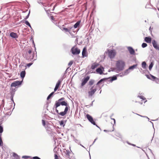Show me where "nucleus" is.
Returning <instances> with one entry per match:
<instances>
[{
	"mask_svg": "<svg viewBox=\"0 0 159 159\" xmlns=\"http://www.w3.org/2000/svg\"><path fill=\"white\" fill-rule=\"evenodd\" d=\"M95 80L93 79H91L89 82V85L90 86L92 85L94 83Z\"/></svg>",
	"mask_w": 159,
	"mask_h": 159,
	"instance_id": "nucleus-32",
	"label": "nucleus"
},
{
	"mask_svg": "<svg viewBox=\"0 0 159 159\" xmlns=\"http://www.w3.org/2000/svg\"><path fill=\"white\" fill-rule=\"evenodd\" d=\"M109 79V78H108H108H105L102 79V80L103 81V82H104L107 81Z\"/></svg>",
	"mask_w": 159,
	"mask_h": 159,
	"instance_id": "nucleus-57",
	"label": "nucleus"
},
{
	"mask_svg": "<svg viewBox=\"0 0 159 159\" xmlns=\"http://www.w3.org/2000/svg\"><path fill=\"white\" fill-rule=\"evenodd\" d=\"M30 40L32 42V43L34 45V52L33 53L32 55H28L27 52H26L24 54H23V55L26 60L30 61L34 59L32 61H34L36 60L37 59V52L36 51V49L35 46L34 39L32 36L31 37Z\"/></svg>",
	"mask_w": 159,
	"mask_h": 159,
	"instance_id": "nucleus-1",
	"label": "nucleus"
},
{
	"mask_svg": "<svg viewBox=\"0 0 159 159\" xmlns=\"http://www.w3.org/2000/svg\"><path fill=\"white\" fill-rule=\"evenodd\" d=\"M102 82H103V81L102 80V79L98 81V82L96 84V85L97 86V85H99V84H102Z\"/></svg>",
	"mask_w": 159,
	"mask_h": 159,
	"instance_id": "nucleus-37",
	"label": "nucleus"
},
{
	"mask_svg": "<svg viewBox=\"0 0 159 159\" xmlns=\"http://www.w3.org/2000/svg\"><path fill=\"white\" fill-rule=\"evenodd\" d=\"M144 41L147 43H150L151 42L152 38L149 37H145L144 38Z\"/></svg>",
	"mask_w": 159,
	"mask_h": 159,
	"instance_id": "nucleus-22",
	"label": "nucleus"
},
{
	"mask_svg": "<svg viewBox=\"0 0 159 159\" xmlns=\"http://www.w3.org/2000/svg\"><path fill=\"white\" fill-rule=\"evenodd\" d=\"M104 70V69L98 67L96 69V72L97 73L99 74L100 75H102L103 74V71Z\"/></svg>",
	"mask_w": 159,
	"mask_h": 159,
	"instance_id": "nucleus-17",
	"label": "nucleus"
},
{
	"mask_svg": "<svg viewBox=\"0 0 159 159\" xmlns=\"http://www.w3.org/2000/svg\"><path fill=\"white\" fill-rule=\"evenodd\" d=\"M73 61H70L68 64V66H70L73 64Z\"/></svg>",
	"mask_w": 159,
	"mask_h": 159,
	"instance_id": "nucleus-50",
	"label": "nucleus"
},
{
	"mask_svg": "<svg viewBox=\"0 0 159 159\" xmlns=\"http://www.w3.org/2000/svg\"><path fill=\"white\" fill-rule=\"evenodd\" d=\"M64 79L63 77H61L60 79H59L58 81H57V83L56 84V86L59 88L61 83L62 82V81Z\"/></svg>",
	"mask_w": 159,
	"mask_h": 159,
	"instance_id": "nucleus-19",
	"label": "nucleus"
},
{
	"mask_svg": "<svg viewBox=\"0 0 159 159\" xmlns=\"http://www.w3.org/2000/svg\"><path fill=\"white\" fill-rule=\"evenodd\" d=\"M54 93V92H52L51 93H50L47 97V100H48L49 99L51 98L52 97H53V95Z\"/></svg>",
	"mask_w": 159,
	"mask_h": 159,
	"instance_id": "nucleus-31",
	"label": "nucleus"
},
{
	"mask_svg": "<svg viewBox=\"0 0 159 159\" xmlns=\"http://www.w3.org/2000/svg\"><path fill=\"white\" fill-rule=\"evenodd\" d=\"M67 28L68 30H69V33L70 34H71V32L70 31L71 30H72V31L74 33L77 32L79 30V29H77L76 30H75L74 28H73V26H70L68 27Z\"/></svg>",
	"mask_w": 159,
	"mask_h": 159,
	"instance_id": "nucleus-15",
	"label": "nucleus"
},
{
	"mask_svg": "<svg viewBox=\"0 0 159 159\" xmlns=\"http://www.w3.org/2000/svg\"><path fill=\"white\" fill-rule=\"evenodd\" d=\"M71 136H72L74 138V140L75 143H78L79 144H80V141L79 140L76 139H75V137L74 135H71Z\"/></svg>",
	"mask_w": 159,
	"mask_h": 159,
	"instance_id": "nucleus-39",
	"label": "nucleus"
},
{
	"mask_svg": "<svg viewBox=\"0 0 159 159\" xmlns=\"http://www.w3.org/2000/svg\"><path fill=\"white\" fill-rule=\"evenodd\" d=\"M10 36L12 38L15 39L17 38L18 37V36L17 34L16 33H15L14 32H11L10 33Z\"/></svg>",
	"mask_w": 159,
	"mask_h": 159,
	"instance_id": "nucleus-16",
	"label": "nucleus"
},
{
	"mask_svg": "<svg viewBox=\"0 0 159 159\" xmlns=\"http://www.w3.org/2000/svg\"><path fill=\"white\" fill-rule=\"evenodd\" d=\"M154 61L153 60H151L150 61V64L148 66L149 70L151 71L154 65Z\"/></svg>",
	"mask_w": 159,
	"mask_h": 159,
	"instance_id": "nucleus-20",
	"label": "nucleus"
},
{
	"mask_svg": "<svg viewBox=\"0 0 159 159\" xmlns=\"http://www.w3.org/2000/svg\"><path fill=\"white\" fill-rule=\"evenodd\" d=\"M3 131V128L2 125H0V134L2 135V133Z\"/></svg>",
	"mask_w": 159,
	"mask_h": 159,
	"instance_id": "nucleus-36",
	"label": "nucleus"
},
{
	"mask_svg": "<svg viewBox=\"0 0 159 159\" xmlns=\"http://www.w3.org/2000/svg\"><path fill=\"white\" fill-rule=\"evenodd\" d=\"M70 51L74 55L79 54L80 52V49L77 47L75 48L74 46L71 48Z\"/></svg>",
	"mask_w": 159,
	"mask_h": 159,
	"instance_id": "nucleus-6",
	"label": "nucleus"
},
{
	"mask_svg": "<svg viewBox=\"0 0 159 159\" xmlns=\"http://www.w3.org/2000/svg\"><path fill=\"white\" fill-rule=\"evenodd\" d=\"M11 104H10V107L9 108H7V107L6 108H4V110H5L6 111H7L8 110H9L11 108V107H12V103H11Z\"/></svg>",
	"mask_w": 159,
	"mask_h": 159,
	"instance_id": "nucleus-53",
	"label": "nucleus"
},
{
	"mask_svg": "<svg viewBox=\"0 0 159 159\" xmlns=\"http://www.w3.org/2000/svg\"><path fill=\"white\" fill-rule=\"evenodd\" d=\"M4 114H5V116H3V117H5L6 115L10 116L11 114V111H10L9 113L6 112V113H4Z\"/></svg>",
	"mask_w": 159,
	"mask_h": 159,
	"instance_id": "nucleus-48",
	"label": "nucleus"
},
{
	"mask_svg": "<svg viewBox=\"0 0 159 159\" xmlns=\"http://www.w3.org/2000/svg\"><path fill=\"white\" fill-rule=\"evenodd\" d=\"M98 64L96 62L92 64L91 69L92 70L95 69L98 66Z\"/></svg>",
	"mask_w": 159,
	"mask_h": 159,
	"instance_id": "nucleus-25",
	"label": "nucleus"
},
{
	"mask_svg": "<svg viewBox=\"0 0 159 159\" xmlns=\"http://www.w3.org/2000/svg\"><path fill=\"white\" fill-rule=\"evenodd\" d=\"M31 158V157L28 156H23L22 157V158H25V159H27V158Z\"/></svg>",
	"mask_w": 159,
	"mask_h": 159,
	"instance_id": "nucleus-46",
	"label": "nucleus"
},
{
	"mask_svg": "<svg viewBox=\"0 0 159 159\" xmlns=\"http://www.w3.org/2000/svg\"><path fill=\"white\" fill-rule=\"evenodd\" d=\"M119 75H116L113 76L108 77V78L110 79L109 81L111 82H112L113 81L116 80L117 79V77Z\"/></svg>",
	"mask_w": 159,
	"mask_h": 159,
	"instance_id": "nucleus-14",
	"label": "nucleus"
},
{
	"mask_svg": "<svg viewBox=\"0 0 159 159\" xmlns=\"http://www.w3.org/2000/svg\"><path fill=\"white\" fill-rule=\"evenodd\" d=\"M65 98L64 97L61 98L60 99H59L57 101H56L55 102V103L57 104L58 103L61 102L62 101H63L65 100Z\"/></svg>",
	"mask_w": 159,
	"mask_h": 159,
	"instance_id": "nucleus-33",
	"label": "nucleus"
},
{
	"mask_svg": "<svg viewBox=\"0 0 159 159\" xmlns=\"http://www.w3.org/2000/svg\"><path fill=\"white\" fill-rule=\"evenodd\" d=\"M138 64H134V65L130 66L128 70H133L134 69H135L137 66Z\"/></svg>",
	"mask_w": 159,
	"mask_h": 159,
	"instance_id": "nucleus-29",
	"label": "nucleus"
},
{
	"mask_svg": "<svg viewBox=\"0 0 159 159\" xmlns=\"http://www.w3.org/2000/svg\"><path fill=\"white\" fill-rule=\"evenodd\" d=\"M1 136H2V135L0 134V147L2 146L3 145V142L2 140Z\"/></svg>",
	"mask_w": 159,
	"mask_h": 159,
	"instance_id": "nucleus-41",
	"label": "nucleus"
},
{
	"mask_svg": "<svg viewBox=\"0 0 159 159\" xmlns=\"http://www.w3.org/2000/svg\"><path fill=\"white\" fill-rule=\"evenodd\" d=\"M88 56V53L87 51V48L86 47L84 48L82 52V57H86Z\"/></svg>",
	"mask_w": 159,
	"mask_h": 159,
	"instance_id": "nucleus-12",
	"label": "nucleus"
},
{
	"mask_svg": "<svg viewBox=\"0 0 159 159\" xmlns=\"http://www.w3.org/2000/svg\"><path fill=\"white\" fill-rule=\"evenodd\" d=\"M42 125L43 126H44L45 125H46V122L45 120H42Z\"/></svg>",
	"mask_w": 159,
	"mask_h": 159,
	"instance_id": "nucleus-51",
	"label": "nucleus"
},
{
	"mask_svg": "<svg viewBox=\"0 0 159 159\" xmlns=\"http://www.w3.org/2000/svg\"><path fill=\"white\" fill-rule=\"evenodd\" d=\"M94 101V100H93L92 102L90 104V105H88L86 106L87 107H89L90 106H93V102Z\"/></svg>",
	"mask_w": 159,
	"mask_h": 159,
	"instance_id": "nucleus-58",
	"label": "nucleus"
},
{
	"mask_svg": "<svg viewBox=\"0 0 159 159\" xmlns=\"http://www.w3.org/2000/svg\"><path fill=\"white\" fill-rule=\"evenodd\" d=\"M107 51L109 57L111 59L113 58L116 55V53L115 50H110L108 49Z\"/></svg>",
	"mask_w": 159,
	"mask_h": 159,
	"instance_id": "nucleus-8",
	"label": "nucleus"
},
{
	"mask_svg": "<svg viewBox=\"0 0 159 159\" xmlns=\"http://www.w3.org/2000/svg\"><path fill=\"white\" fill-rule=\"evenodd\" d=\"M59 88L56 87V86H55V87L54 89V92H56L57 89H58Z\"/></svg>",
	"mask_w": 159,
	"mask_h": 159,
	"instance_id": "nucleus-64",
	"label": "nucleus"
},
{
	"mask_svg": "<svg viewBox=\"0 0 159 159\" xmlns=\"http://www.w3.org/2000/svg\"><path fill=\"white\" fill-rule=\"evenodd\" d=\"M57 106H60L61 105L63 106H65L66 107L65 108L64 110L63 111H61V112L60 113L61 114H66L68 111L69 108H70V107L69 105L67 103V101H62L61 102L58 103H57Z\"/></svg>",
	"mask_w": 159,
	"mask_h": 159,
	"instance_id": "nucleus-3",
	"label": "nucleus"
},
{
	"mask_svg": "<svg viewBox=\"0 0 159 159\" xmlns=\"http://www.w3.org/2000/svg\"><path fill=\"white\" fill-rule=\"evenodd\" d=\"M13 97H14V96H11V97H10L11 100L12 101V102H13V103L14 104V107L13 108V110L14 109V107L15 105V103L14 102V100H13Z\"/></svg>",
	"mask_w": 159,
	"mask_h": 159,
	"instance_id": "nucleus-40",
	"label": "nucleus"
},
{
	"mask_svg": "<svg viewBox=\"0 0 159 159\" xmlns=\"http://www.w3.org/2000/svg\"><path fill=\"white\" fill-rule=\"evenodd\" d=\"M23 81V80H16L14 81L11 83L10 86L12 88L13 87H16V86H20L21 85Z\"/></svg>",
	"mask_w": 159,
	"mask_h": 159,
	"instance_id": "nucleus-7",
	"label": "nucleus"
},
{
	"mask_svg": "<svg viewBox=\"0 0 159 159\" xmlns=\"http://www.w3.org/2000/svg\"><path fill=\"white\" fill-rule=\"evenodd\" d=\"M16 90V88H10V91H11L13 92H15Z\"/></svg>",
	"mask_w": 159,
	"mask_h": 159,
	"instance_id": "nucleus-55",
	"label": "nucleus"
},
{
	"mask_svg": "<svg viewBox=\"0 0 159 159\" xmlns=\"http://www.w3.org/2000/svg\"><path fill=\"white\" fill-rule=\"evenodd\" d=\"M138 97L140 99L144 100L145 99H146V98H144L143 96H141V95H139L138 96Z\"/></svg>",
	"mask_w": 159,
	"mask_h": 159,
	"instance_id": "nucleus-45",
	"label": "nucleus"
},
{
	"mask_svg": "<svg viewBox=\"0 0 159 159\" xmlns=\"http://www.w3.org/2000/svg\"><path fill=\"white\" fill-rule=\"evenodd\" d=\"M23 64H25V63L23 62ZM23 64V62H22L21 64L19 65V67L21 68H22L23 67H25V68L24 69V70H26V66L24 65Z\"/></svg>",
	"mask_w": 159,
	"mask_h": 159,
	"instance_id": "nucleus-35",
	"label": "nucleus"
},
{
	"mask_svg": "<svg viewBox=\"0 0 159 159\" xmlns=\"http://www.w3.org/2000/svg\"><path fill=\"white\" fill-rule=\"evenodd\" d=\"M62 30H64L65 32H68L69 33V30H68L67 28L63 27L62 28Z\"/></svg>",
	"mask_w": 159,
	"mask_h": 159,
	"instance_id": "nucleus-44",
	"label": "nucleus"
},
{
	"mask_svg": "<svg viewBox=\"0 0 159 159\" xmlns=\"http://www.w3.org/2000/svg\"><path fill=\"white\" fill-rule=\"evenodd\" d=\"M129 53L132 55H135V50L133 48L130 46L127 47Z\"/></svg>",
	"mask_w": 159,
	"mask_h": 159,
	"instance_id": "nucleus-11",
	"label": "nucleus"
},
{
	"mask_svg": "<svg viewBox=\"0 0 159 159\" xmlns=\"http://www.w3.org/2000/svg\"><path fill=\"white\" fill-rule=\"evenodd\" d=\"M12 156L16 159H20V156L15 152L13 153Z\"/></svg>",
	"mask_w": 159,
	"mask_h": 159,
	"instance_id": "nucleus-28",
	"label": "nucleus"
},
{
	"mask_svg": "<svg viewBox=\"0 0 159 159\" xmlns=\"http://www.w3.org/2000/svg\"><path fill=\"white\" fill-rule=\"evenodd\" d=\"M152 43L153 47L159 51V45L157 44L156 41L155 40H153Z\"/></svg>",
	"mask_w": 159,
	"mask_h": 159,
	"instance_id": "nucleus-13",
	"label": "nucleus"
},
{
	"mask_svg": "<svg viewBox=\"0 0 159 159\" xmlns=\"http://www.w3.org/2000/svg\"><path fill=\"white\" fill-rule=\"evenodd\" d=\"M25 70H22L21 71L20 73V77L21 79H22V80L23 81V80L25 78V75H26V72Z\"/></svg>",
	"mask_w": 159,
	"mask_h": 159,
	"instance_id": "nucleus-18",
	"label": "nucleus"
},
{
	"mask_svg": "<svg viewBox=\"0 0 159 159\" xmlns=\"http://www.w3.org/2000/svg\"><path fill=\"white\" fill-rule=\"evenodd\" d=\"M4 105V99L2 100L1 106L3 107Z\"/></svg>",
	"mask_w": 159,
	"mask_h": 159,
	"instance_id": "nucleus-59",
	"label": "nucleus"
},
{
	"mask_svg": "<svg viewBox=\"0 0 159 159\" xmlns=\"http://www.w3.org/2000/svg\"><path fill=\"white\" fill-rule=\"evenodd\" d=\"M90 79V76H87L86 77H84L81 81V83L80 85V87L82 88L84 85L87 82L88 80Z\"/></svg>",
	"mask_w": 159,
	"mask_h": 159,
	"instance_id": "nucleus-9",
	"label": "nucleus"
},
{
	"mask_svg": "<svg viewBox=\"0 0 159 159\" xmlns=\"http://www.w3.org/2000/svg\"><path fill=\"white\" fill-rule=\"evenodd\" d=\"M147 46V44L145 43H143L142 44V47L143 48L146 47Z\"/></svg>",
	"mask_w": 159,
	"mask_h": 159,
	"instance_id": "nucleus-47",
	"label": "nucleus"
},
{
	"mask_svg": "<svg viewBox=\"0 0 159 159\" xmlns=\"http://www.w3.org/2000/svg\"><path fill=\"white\" fill-rule=\"evenodd\" d=\"M114 125H113V129L111 130V131H108L107 130H106V129H104V131L105 132H108V131H110V132H112V131H113L114 129Z\"/></svg>",
	"mask_w": 159,
	"mask_h": 159,
	"instance_id": "nucleus-61",
	"label": "nucleus"
},
{
	"mask_svg": "<svg viewBox=\"0 0 159 159\" xmlns=\"http://www.w3.org/2000/svg\"><path fill=\"white\" fill-rule=\"evenodd\" d=\"M28 55H30L32 52V51L31 49L29 50L27 52Z\"/></svg>",
	"mask_w": 159,
	"mask_h": 159,
	"instance_id": "nucleus-60",
	"label": "nucleus"
},
{
	"mask_svg": "<svg viewBox=\"0 0 159 159\" xmlns=\"http://www.w3.org/2000/svg\"><path fill=\"white\" fill-rule=\"evenodd\" d=\"M66 120H61L59 121V123L60 124V125L61 126H63V127H64L65 126V125L66 124Z\"/></svg>",
	"mask_w": 159,
	"mask_h": 159,
	"instance_id": "nucleus-24",
	"label": "nucleus"
},
{
	"mask_svg": "<svg viewBox=\"0 0 159 159\" xmlns=\"http://www.w3.org/2000/svg\"><path fill=\"white\" fill-rule=\"evenodd\" d=\"M142 67L144 69H146L147 67V64L145 61H143L141 64Z\"/></svg>",
	"mask_w": 159,
	"mask_h": 159,
	"instance_id": "nucleus-30",
	"label": "nucleus"
},
{
	"mask_svg": "<svg viewBox=\"0 0 159 159\" xmlns=\"http://www.w3.org/2000/svg\"><path fill=\"white\" fill-rule=\"evenodd\" d=\"M10 93L11 96H14V95L15 94V92L11 91H10Z\"/></svg>",
	"mask_w": 159,
	"mask_h": 159,
	"instance_id": "nucleus-52",
	"label": "nucleus"
},
{
	"mask_svg": "<svg viewBox=\"0 0 159 159\" xmlns=\"http://www.w3.org/2000/svg\"><path fill=\"white\" fill-rule=\"evenodd\" d=\"M21 22L25 23L26 25H28V26H29L30 28H31V25L30 24V23L27 20H22Z\"/></svg>",
	"mask_w": 159,
	"mask_h": 159,
	"instance_id": "nucleus-26",
	"label": "nucleus"
},
{
	"mask_svg": "<svg viewBox=\"0 0 159 159\" xmlns=\"http://www.w3.org/2000/svg\"><path fill=\"white\" fill-rule=\"evenodd\" d=\"M32 159H41L40 157L38 156H35L33 157H31Z\"/></svg>",
	"mask_w": 159,
	"mask_h": 159,
	"instance_id": "nucleus-54",
	"label": "nucleus"
},
{
	"mask_svg": "<svg viewBox=\"0 0 159 159\" xmlns=\"http://www.w3.org/2000/svg\"><path fill=\"white\" fill-rule=\"evenodd\" d=\"M58 106H57V104L55 103V111L58 114V115H59L61 116H64L66 114H64V115L63 114H61L60 113L61 112H59L58 110L57 109V108L58 107Z\"/></svg>",
	"mask_w": 159,
	"mask_h": 159,
	"instance_id": "nucleus-23",
	"label": "nucleus"
},
{
	"mask_svg": "<svg viewBox=\"0 0 159 159\" xmlns=\"http://www.w3.org/2000/svg\"><path fill=\"white\" fill-rule=\"evenodd\" d=\"M54 158L55 159H58V156L57 154H54Z\"/></svg>",
	"mask_w": 159,
	"mask_h": 159,
	"instance_id": "nucleus-63",
	"label": "nucleus"
},
{
	"mask_svg": "<svg viewBox=\"0 0 159 159\" xmlns=\"http://www.w3.org/2000/svg\"><path fill=\"white\" fill-rule=\"evenodd\" d=\"M30 10L28 15L26 16L25 18L24 19L26 20L29 18V17L30 16Z\"/></svg>",
	"mask_w": 159,
	"mask_h": 159,
	"instance_id": "nucleus-49",
	"label": "nucleus"
},
{
	"mask_svg": "<svg viewBox=\"0 0 159 159\" xmlns=\"http://www.w3.org/2000/svg\"><path fill=\"white\" fill-rule=\"evenodd\" d=\"M112 116V115L111 116H110V118H111V119L113 120L114 122V124H113L114 125H115L116 122V120H115V119L114 118H111Z\"/></svg>",
	"mask_w": 159,
	"mask_h": 159,
	"instance_id": "nucleus-56",
	"label": "nucleus"
},
{
	"mask_svg": "<svg viewBox=\"0 0 159 159\" xmlns=\"http://www.w3.org/2000/svg\"><path fill=\"white\" fill-rule=\"evenodd\" d=\"M125 66V62L122 60H119L116 61V71H122L124 69Z\"/></svg>",
	"mask_w": 159,
	"mask_h": 159,
	"instance_id": "nucleus-2",
	"label": "nucleus"
},
{
	"mask_svg": "<svg viewBox=\"0 0 159 159\" xmlns=\"http://www.w3.org/2000/svg\"><path fill=\"white\" fill-rule=\"evenodd\" d=\"M110 69L111 70V71H115L117 73H118V71H116V68H110Z\"/></svg>",
	"mask_w": 159,
	"mask_h": 159,
	"instance_id": "nucleus-43",
	"label": "nucleus"
},
{
	"mask_svg": "<svg viewBox=\"0 0 159 159\" xmlns=\"http://www.w3.org/2000/svg\"><path fill=\"white\" fill-rule=\"evenodd\" d=\"M145 76H146V77L148 79H150V80L151 79V78L150 77L151 76H150V75H148L146 74Z\"/></svg>",
	"mask_w": 159,
	"mask_h": 159,
	"instance_id": "nucleus-62",
	"label": "nucleus"
},
{
	"mask_svg": "<svg viewBox=\"0 0 159 159\" xmlns=\"http://www.w3.org/2000/svg\"><path fill=\"white\" fill-rule=\"evenodd\" d=\"M150 76L151 77V80L153 81H157L158 80V79L156 77L153 75H152L150 74Z\"/></svg>",
	"mask_w": 159,
	"mask_h": 159,
	"instance_id": "nucleus-27",
	"label": "nucleus"
},
{
	"mask_svg": "<svg viewBox=\"0 0 159 159\" xmlns=\"http://www.w3.org/2000/svg\"><path fill=\"white\" fill-rule=\"evenodd\" d=\"M97 86L94 85L92 86L90 89V91L88 92L89 97H91L97 90Z\"/></svg>",
	"mask_w": 159,
	"mask_h": 159,
	"instance_id": "nucleus-4",
	"label": "nucleus"
},
{
	"mask_svg": "<svg viewBox=\"0 0 159 159\" xmlns=\"http://www.w3.org/2000/svg\"><path fill=\"white\" fill-rule=\"evenodd\" d=\"M53 123L52 122L48 123L46 124V129L48 133H51L54 126L52 125Z\"/></svg>",
	"mask_w": 159,
	"mask_h": 159,
	"instance_id": "nucleus-5",
	"label": "nucleus"
},
{
	"mask_svg": "<svg viewBox=\"0 0 159 159\" xmlns=\"http://www.w3.org/2000/svg\"><path fill=\"white\" fill-rule=\"evenodd\" d=\"M80 20H78L75 24V25L73 26V28H74V30L79 27L80 25Z\"/></svg>",
	"mask_w": 159,
	"mask_h": 159,
	"instance_id": "nucleus-21",
	"label": "nucleus"
},
{
	"mask_svg": "<svg viewBox=\"0 0 159 159\" xmlns=\"http://www.w3.org/2000/svg\"><path fill=\"white\" fill-rule=\"evenodd\" d=\"M86 117L89 121L93 125H95V122L94 120L93 117L89 114H87L86 115Z\"/></svg>",
	"mask_w": 159,
	"mask_h": 159,
	"instance_id": "nucleus-10",
	"label": "nucleus"
},
{
	"mask_svg": "<svg viewBox=\"0 0 159 159\" xmlns=\"http://www.w3.org/2000/svg\"><path fill=\"white\" fill-rule=\"evenodd\" d=\"M33 61H32V62L26 64L25 66H26V67H29L33 64Z\"/></svg>",
	"mask_w": 159,
	"mask_h": 159,
	"instance_id": "nucleus-42",
	"label": "nucleus"
},
{
	"mask_svg": "<svg viewBox=\"0 0 159 159\" xmlns=\"http://www.w3.org/2000/svg\"><path fill=\"white\" fill-rule=\"evenodd\" d=\"M129 70H128V68L125 70V71L123 72L124 74V75H127L129 73L128 71Z\"/></svg>",
	"mask_w": 159,
	"mask_h": 159,
	"instance_id": "nucleus-34",
	"label": "nucleus"
},
{
	"mask_svg": "<svg viewBox=\"0 0 159 159\" xmlns=\"http://www.w3.org/2000/svg\"><path fill=\"white\" fill-rule=\"evenodd\" d=\"M70 152L69 150H66V157H67L68 158L70 157Z\"/></svg>",
	"mask_w": 159,
	"mask_h": 159,
	"instance_id": "nucleus-38",
	"label": "nucleus"
}]
</instances>
